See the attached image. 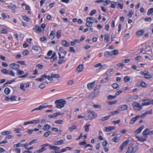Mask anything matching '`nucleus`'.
<instances>
[{
    "mask_svg": "<svg viewBox=\"0 0 153 153\" xmlns=\"http://www.w3.org/2000/svg\"><path fill=\"white\" fill-rule=\"evenodd\" d=\"M140 85L141 86L143 87H146L147 86V85L146 84L142 81L140 82Z\"/></svg>",
    "mask_w": 153,
    "mask_h": 153,
    "instance_id": "obj_54",
    "label": "nucleus"
},
{
    "mask_svg": "<svg viewBox=\"0 0 153 153\" xmlns=\"http://www.w3.org/2000/svg\"><path fill=\"white\" fill-rule=\"evenodd\" d=\"M117 97L116 96L109 95L108 96V100H111Z\"/></svg>",
    "mask_w": 153,
    "mask_h": 153,
    "instance_id": "obj_46",
    "label": "nucleus"
},
{
    "mask_svg": "<svg viewBox=\"0 0 153 153\" xmlns=\"http://www.w3.org/2000/svg\"><path fill=\"white\" fill-rule=\"evenodd\" d=\"M51 133V132L50 131H48L44 134V136L45 137H47Z\"/></svg>",
    "mask_w": 153,
    "mask_h": 153,
    "instance_id": "obj_47",
    "label": "nucleus"
},
{
    "mask_svg": "<svg viewBox=\"0 0 153 153\" xmlns=\"http://www.w3.org/2000/svg\"><path fill=\"white\" fill-rule=\"evenodd\" d=\"M32 49L36 51H38L39 50V47L37 46H33L32 47Z\"/></svg>",
    "mask_w": 153,
    "mask_h": 153,
    "instance_id": "obj_56",
    "label": "nucleus"
},
{
    "mask_svg": "<svg viewBox=\"0 0 153 153\" xmlns=\"http://www.w3.org/2000/svg\"><path fill=\"white\" fill-rule=\"evenodd\" d=\"M113 70V68H110L105 73V74L106 75H109L110 73L112 72Z\"/></svg>",
    "mask_w": 153,
    "mask_h": 153,
    "instance_id": "obj_38",
    "label": "nucleus"
},
{
    "mask_svg": "<svg viewBox=\"0 0 153 153\" xmlns=\"http://www.w3.org/2000/svg\"><path fill=\"white\" fill-rule=\"evenodd\" d=\"M125 65L124 63H118L117 65L118 68H120L121 67H123L125 66Z\"/></svg>",
    "mask_w": 153,
    "mask_h": 153,
    "instance_id": "obj_57",
    "label": "nucleus"
},
{
    "mask_svg": "<svg viewBox=\"0 0 153 153\" xmlns=\"http://www.w3.org/2000/svg\"><path fill=\"white\" fill-rule=\"evenodd\" d=\"M132 106L135 110L138 111L141 110L143 108L142 105L137 102H134L132 104Z\"/></svg>",
    "mask_w": 153,
    "mask_h": 153,
    "instance_id": "obj_3",
    "label": "nucleus"
},
{
    "mask_svg": "<svg viewBox=\"0 0 153 153\" xmlns=\"http://www.w3.org/2000/svg\"><path fill=\"white\" fill-rule=\"evenodd\" d=\"M11 5H8L7 6V7L10 9L12 8L16 9L17 8L15 4H13L12 3H10Z\"/></svg>",
    "mask_w": 153,
    "mask_h": 153,
    "instance_id": "obj_35",
    "label": "nucleus"
},
{
    "mask_svg": "<svg viewBox=\"0 0 153 153\" xmlns=\"http://www.w3.org/2000/svg\"><path fill=\"white\" fill-rule=\"evenodd\" d=\"M57 56H56V53H53L51 57L50 58V59H51V61L52 62H53L56 59Z\"/></svg>",
    "mask_w": 153,
    "mask_h": 153,
    "instance_id": "obj_27",
    "label": "nucleus"
},
{
    "mask_svg": "<svg viewBox=\"0 0 153 153\" xmlns=\"http://www.w3.org/2000/svg\"><path fill=\"white\" fill-rule=\"evenodd\" d=\"M49 146V144L48 143L45 144L43 145H42V147L38 151H37L36 152L40 153L42 152H43L46 149L45 148V147H46L47 146Z\"/></svg>",
    "mask_w": 153,
    "mask_h": 153,
    "instance_id": "obj_15",
    "label": "nucleus"
},
{
    "mask_svg": "<svg viewBox=\"0 0 153 153\" xmlns=\"http://www.w3.org/2000/svg\"><path fill=\"white\" fill-rule=\"evenodd\" d=\"M61 31L60 30H58L57 31L56 33V36L57 38L59 39L61 37Z\"/></svg>",
    "mask_w": 153,
    "mask_h": 153,
    "instance_id": "obj_53",
    "label": "nucleus"
},
{
    "mask_svg": "<svg viewBox=\"0 0 153 153\" xmlns=\"http://www.w3.org/2000/svg\"><path fill=\"white\" fill-rule=\"evenodd\" d=\"M25 87V85L23 83H21L20 84V88L21 89V90H22V91H25L26 90L24 88Z\"/></svg>",
    "mask_w": 153,
    "mask_h": 153,
    "instance_id": "obj_41",
    "label": "nucleus"
},
{
    "mask_svg": "<svg viewBox=\"0 0 153 153\" xmlns=\"http://www.w3.org/2000/svg\"><path fill=\"white\" fill-rule=\"evenodd\" d=\"M19 64L15 63H12L9 65V67L10 68L16 70L19 69Z\"/></svg>",
    "mask_w": 153,
    "mask_h": 153,
    "instance_id": "obj_6",
    "label": "nucleus"
},
{
    "mask_svg": "<svg viewBox=\"0 0 153 153\" xmlns=\"http://www.w3.org/2000/svg\"><path fill=\"white\" fill-rule=\"evenodd\" d=\"M55 34L53 30H52L51 32V33L49 36V38L51 39H53L55 37Z\"/></svg>",
    "mask_w": 153,
    "mask_h": 153,
    "instance_id": "obj_30",
    "label": "nucleus"
},
{
    "mask_svg": "<svg viewBox=\"0 0 153 153\" xmlns=\"http://www.w3.org/2000/svg\"><path fill=\"white\" fill-rule=\"evenodd\" d=\"M138 149L137 146L134 148L131 146L128 147V150L126 153H134L137 151Z\"/></svg>",
    "mask_w": 153,
    "mask_h": 153,
    "instance_id": "obj_4",
    "label": "nucleus"
},
{
    "mask_svg": "<svg viewBox=\"0 0 153 153\" xmlns=\"http://www.w3.org/2000/svg\"><path fill=\"white\" fill-rule=\"evenodd\" d=\"M54 123L57 124H61L63 123V121L62 120H56L54 122Z\"/></svg>",
    "mask_w": 153,
    "mask_h": 153,
    "instance_id": "obj_49",
    "label": "nucleus"
},
{
    "mask_svg": "<svg viewBox=\"0 0 153 153\" xmlns=\"http://www.w3.org/2000/svg\"><path fill=\"white\" fill-rule=\"evenodd\" d=\"M59 56V60L58 61V63L61 64L64 62L66 60V58L64 56H61V55L59 53H58Z\"/></svg>",
    "mask_w": 153,
    "mask_h": 153,
    "instance_id": "obj_8",
    "label": "nucleus"
},
{
    "mask_svg": "<svg viewBox=\"0 0 153 153\" xmlns=\"http://www.w3.org/2000/svg\"><path fill=\"white\" fill-rule=\"evenodd\" d=\"M151 105V101L149 100H145L142 101V106L148 105Z\"/></svg>",
    "mask_w": 153,
    "mask_h": 153,
    "instance_id": "obj_11",
    "label": "nucleus"
},
{
    "mask_svg": "<svg viewBox=\"0 0 153 153\" xmlns=\"http://www.w3.org/2000/svg\"><path fill=\"white\" fill-rule=\"evenodd\" d=\"M136 138L138 139L139 141L142 142H143L144 141L147 140V136H145L144 137H139L138 136H136Z\"/></svg>",
    "mask_w": 153,
    "mask_h": 153,
    "instance_id": "obj_14",
    "label": "nucleus"
},
{
    "mask_svg": "<svg viewBox=\"0 0 153 153\" xmlns=\"http://www.w3.org/2000/svg\"><path fill=\"white\" fill-rule=\"evenodd\" d=\"M10 100L11 101L16 100V96H12L10 98Z\"/></svg>",
    "mask_w": 153,
    "mask_h": 153,
    "instance_id": "obj_61",
    "label": "nucleus"
},
{
    "mask_svg": "<svg viewBox=\"0 0 153 153\" xmlns=\"http://www.w3.org/2000/svg\"><path fill=\"white\" fill-rule=\"evenodd\" d=\"M104 56L105 57L112 56V51L111 52L108 51L105 52L104 53Z\"/></svg>",
    "mask_w": 153,
    "mask_h": 153,
    "instance_id": "obj_25",
    "label": "nucleus"
},
{
    "mask_svg": "<svg viewBox=\"0 0 153 153\" xmlns=\"http://www.w3.org/2000/svg\"><path fill=\"white\" fill-rule=\"evenodd\" d=\"M48 107V106L47 105H41L39 106V107L36 108L35 109H33L32 110V112L33 111H35V110H42L44 108H47Z\"/></svg>",
    "mask_w": 153,
    "mask_h": 153,
    "instance_id": "obj_17",
    "label": "nucleus"
},
{
    "mask_svg": "<svg viewBox=\"0 0 153 153\" xmlns=\"http://www.w3.org/2000/svg\"><path fill=\"white\" fill-rule=\"evenodd\" d=\"M76 127V125H73L68 128V129L70 130L71 132L73 131Z\"/></svg>",
    "mask_w": 153,
    "mask_h": 153,
    "instance_id": "obj_44",
    "label": "nucleus"
},
{
    "mask_svg": "<svg viewBox=\"0 0 153 153\" xmlns=\"http://www.w3.org/2000/svg\"><path fill=\"white\" fill-rule=\"evenodd\" d=\"M62 45L65 47H67L69 46V43L66 40H62Z\"/></svg>",
    "mask_w": 153,
    "mask_h": 153,
    "instance_id": "obj_32",
    "label": "nucleus"
},
{
    "mask_svg": "<svg viewBox=\"0 0 153 153\" xmlns=\"http://www.w3.org/2000/svg\"><path fill=\"white\" fill-rule=\"evenodd\" d=\"M11 132L10 131H2L1 132L2 135H6L9 134H11Z\"/></svg>",
    "mask_w": 153,
    "mask_h": 153,
    "instance_id": "obj_33",
    "label": "nucleus"
},
{
    "mask_svg": "<svg viewBox=\"0 0 153 153\" xmlns=\"http://www.w3.org/2000/svg\"><path fill=\"white\" fill-rule=\"evenodd\" d=\"M96 13V10H93L90 12L89 15L92 16L93 15L95 14Z\"/></svg>",
    "mask_w": 153,
    "mask_h": 153,
    "instance_id": "obj_58",
    "label": "nucleus"
},
{
    "mask_svg": "<svg viewBox=\"0 0 153 153\" xmlns=\"http://www.w3.org/2000/svg\"><path fill=\"white\" fill-rule=\"evenodd\" d=\"M144 126H142L138 129H137L135 132V133L136 134H137L140 133L142 129L144 128Z\"/></svg>",
    "mask_w": 153,
    "mask_h": 153,
    "instance_id": "obj_23",
    "label": "nucleus"
},
{
    "mask_svg": "<svg viewBox=\"0 0 153 153\" xmlns=\"http://www.w3.org/2000/svg\"><path fill=\"white\" fill-rule=\"evenodd\" d=\"M109 35L108 34H105V35L104 41L107 42L109 41Z\"/></svg>",
    "mask_w": 153,
    "mask_h": 153,
    "instance_id": "obj_37",
    "label": "nucleus"
},
{
    "mask_svg": "<svg viewBox=\"0 0 153 153\" xmlns=\"http://www.w3.org/2000/svg\"><path fill=\"white\" fill-rule=\"evenodd\" d=\"M153 13V8H152L149 9L147 12V14L148 15H150L152 13Z\"/></svg>",
    "mask_w": 153,
    "mask_h": 153,
    "instance_id": "obj_43",
    "label": "nucleus"
},
{
    "mask_svg": "<svg viewBox=\"0 0 153 153\" xmlns=\"http://www.w3.org/2000/svg\"><path fill=\"white\" fill-rule=\"evenodd\" d=\"M112 86L113 88L116 89L118 87L119 85L116 83H114L112 85Z\"/></svg>",
    "mask_w": 153,
    "mask_h": 153,
    "instance_id": "obj_55",
    "label": "nucleus"
},
{
    "mask_svg": "<svg viewBox=\"0 0 153 153\" xmlns=\"http://www.w3.org/2000/svg\"><path fill=\"white\" fill-rule=\"evenodd\" d=\"M129 141V140L127 139L126 140V141L123 143L122 145L120 147L119 149L120 150L119 151L120 152L123 151L124 148L127 146Z\"/></svg>",
    "mask_w": 153,
    "mask_h": 153,
    "instance_id": "obj_5",
    "label": "nucleus"
},
{
    "mask_svg": "<svg viewBox=\"0 0 153 153\" xmlns=\"http://www.w3.org/2000/svg\"><path fill=\"white\" fill-rule=\"evenodd\" d=\"M140 117V115H137L135 117L131 119L130 122L129 124L130 125H132L134 123L135 121Z\"/></svg>",
    "mask_w": 153,
    "mask_h": 153,
    "instance_id": "obj_18",
    "label": "nucleus"
},
{
    "mask_svg": "<svg viewBox=\"0 0 153 153\" xmlns=\"http://www.w3.org/2000/svg\"><path fill=\"white\" fill-rule=\"evenodd\" d=\"M104 66H105V67H107L105 65H102L101 63H99L95 65L94 67V68H100L99 70H100L104 69L103 67Z\"/></svg>",
    "mask_w": 153,
    "mask_h": 153,
    "instance_id": "obj_16",
    "label": "nucleus"
},
{
    "mask_svg": "<svg viewBox=\"0 0 153 153\" xmlns=\"http://www.w3.org/2000/svg\"><path fill=\"white\" fill-rule=\"evenodd\" d=\"M119 111H114L111 112V115H114L116 114H117L119 113Z\"/></svg>",
    "mask_w": 153,
    "mask_h": 153,
    "instance_id": "obj_62",
    "label": "nucleus"
},
{
    "mask_svg": "<svg viewBox=\"0 0 153 153\" xmlns=\"http://www.w3.org/2000/svg\"><path fill=\"white\" fill-rule=\"evenodd\" d=\"M84 69L83 65H79L78 66L77 70L78 72H81Z\"/></svg>",
    "mask_w": 153,
    "mask_h": 153,
    "instance_id": "obj_24",
    "label": "nucleus"
},
{
    "mask_svg": "<svg viewBox=\"0 0 153 153\" xmlns=\"http://www.w3.org/2000/svg\"><path fill=\"white\" fill-rule=\"evenodd\" d=\"M124 80L125 82H129L131 80L130 78L128 76H126L124 78Z\"/></svg>",
    "mask_w": 153,
    "mask_h": 153,
    "instance_id": "obj_34",
    "label": "nucleus"
},
{
    "mask_svg": "<svg viewBox=\"0 0 153 153\" xmlns=\"http://www.w3.org/2000/svg\"><path fill=\"white\" fill-rule=\"evenodd\" d=\"M88 113V117L90 120H92L95 118L97 117V114L94 111L88 110L87 111Z\"/></svg>",
    "mask_w": 153,
    "mask_h": 153,
    "instance_id": "obj_2",
    "label": "nucleus"
},
{
    "mask_svg": "<svg viewBox=\"0 0 153 153\" xmlns=\"http://www.w3.org/2000/svg\"><path fill=\"white\" fill-rule=\"evenodd\" d=\"M118 108L119 110L124 111L127 110L128 108V106L127 105H120Z\"/></svg>",
    "mask_w": 153,
    "mask_h": 153,
    "instance_id": "obj_12",
    "label": "nucleus"
},
{
    "mask_svg": "<svg viewBox=\"0 0 153 153\" xmlns=\"http://www.w3.org/2000/svg\"><path fill=\"white\" fill-rule=\"evenodd\" d=\"M133 11L132 10H130L129 11V13L128 14V16L129 17H131L133 15Z\"/></svg>",
    "mask_w": 153,
    "mask_h": 153,
    "instance_id": "obj_64",
    "label": "nucleus"
},
{
    "mask_svg": "<svg viewBox=\"0 0 153 153\" xmlns=\"http://www.w3.org/2000/svg\"><path fill=\"white\" fill-rule=\"evenodd\" d=\"M33 30L36 33H40L43 31L41 27L37 25H36L33 28Z\"/></svg>",
    "mask_w": 153,
    "mask_h": 153,
    "instance_id": "obj_10",
    "label": "nucleus"
},
{
    "mask_svg": "<svg viewBox=\"0 0 153 153\" xmlns=\"http://www.w3.org/2000/svg\"><path fill=\"white\" fill-rule=\"evenodd\" d=\"M145 31L143 30H142L137 31L136 33V35L139 37L142 36L144 33Z\"/></svg>",
    "mask_w": 153,
    "mask_h": 153,
    "instance_id": "obj_21",
    "label": "nucleus"
},
{
    "mask_svg": "<svg viewBox=\"0 0 153 153\" xmlns=\"http://www.w3.org/2000/svg\"><path fill=\"white\" fill-rule=\"evenodd\" d=\"M9 70H7L6 69H3L1 70V71L4 74H9Z\"/></svg>",
    "mask_w": 153,
    "mask_h": 153,
    "instance_id": "obj_42",
    "label": "nucleus"
},
{
    "mask_svg": "<svg viewBox=\"0 0 153 153\" xmlns=\"http://www.w3.org/2000/svg\"><path fill=\"white\" fill-rule=\"evenodd\" d=\"M115 128L114 126H109V127H105L104 128V130L106 132H108L114 129Z\"/></svg>",
    "mask_w": 153,
    "mask_h": 153,
    "instance_id": "obj_20",
    "label": "nucleus"
},
{
    "mask_svg": "<svg viewBox=\"0 0 153 153\" xmlns=\"http://www.w3.org/2000/svg\"><path fill=\"white\" fill-rule=\"evenodd\" d=\"M66 103V101L62 99L58 100L55 101L56 107L59 108H61L64 107Z\"/></svg>",
    "mask_w": 153,
    "mask_h": 153,
    "instance_id": "obj_1",
    "label": "nucleus"
},
{
    "mask_svg": "<svg viewBox=\"0 0 153 153\" xmlns=\"http://www.w3.org/2000/svg\"><path fill=\"white\" fill-rule=\"evenodd\" d=\"M40 122L39 120H33L31 121L24 122L23 124L25 125H27L30 124H36L39 123Z\"/></svg>",
    "mask_w": 153,
    "mask_h": 153,
    "instance_id": "obj_13",
    "label": "nucleus"
},
{
    "mask_svg": "<svg viewBox=\"0 0 153 153\" xmlns=\"http://www.w3.org/2000/svg\"><path fill=\"white\" fill-rule=\"evenodd\" d=\"M90 125V124L86 125L85 126V132H88L89 131V127Z\"/></svg>",
    "mask_w": 153,
    "mask_h": 153,
    "instance_id": "obj_45",
    "label": "nucleus"
},
{
    "mask_svg": "<svg viewBox=\"0 0 153 153\" xmlns=\"http://www.w3.org/2000/svg\"><path fill=\"white\" fill-rule=\"evenodd\" d=\"M99 93V91L96 93L94 92L91 93L88 96V98L89 99H93L96 97L97 95H98Z\"/></svg>",
    "mask_w": 153,
    "mask_h": 153,
    "instance_id": "obj_7",
    "label": "nucleus"
},
{
    "mask_svg": "<svg viewBox=\"0 0 153 153\" xmlns=\"http://www.w3.org/2000/svg\"><path fill=\"white\" fill-rule=\"evenodd\" d=\"M10 92V90L8 88H6L4 90V93L7 95H8Z\"/></svg>",
    "mask_w": 153,
    "mask_h": 153,
    "instance_id": "obj_40",
    "label": "nucleus"
},
{
    "mask_svg": "<svg viewBox=\"0 0 153 153\" xmlns=\"http://www.w3.org/2000/svg\"><path fill=\"white\" fill-rule=\"evenodd\" d=\"M23 55L24 56L27 55L29 54V51L26 50H25L22 53Z\"/></svg>",
    "mask_w": 153,
    "mask_h": 153,
    "instance_id": "obj_52",
    "label": "nucleus"
},
{
    "mask_svg": "<svg viewBox=\"0 0 153 153\" xmlns=\"http://www.w3.org/2000/svg\"><path fill=\"white\" fill-rule=\"evenodd\" d=\"M17 74L18 75H22L24 74V72L23 71L20 70L19 69H18L17 70Z\"/></svg>",
    "mask_w": 153,
    "mask_h": 153,
    "instance_id": "obj_36",
    "label": "nucleus"
},
{
    "mask_svg": "<svg viewBox=\"0 0 153 153\" xmlns=\"http://www.w3.org/2000/svg\"><path fill=\"white\" fill-rule=\"evenodd\" d=\"M90 20H89V19H87V18L86 19V25L88 27H91L92 25L93 22H91Z\"/></svg>",
    "mask_w": 153,
    "mask_h": 153,
    "instance_id": "obj_22",
    "label": "nucleus"
},
{
    "mask_svg": "<svg viewBox=\"0 0 153 153\" xmlns=\"http://www.w3.org/2000/svg\"><path fill=\"white\" fill-rule=\"evenodd\" d=\"M74 81L73 80H69L67 82V84L68 85H72L74 84Z\"/></svg>",
    "mask_w": 153,
    "mask_h": 153,
    "instance_id": "obj_50",
    "label": "nucleus"
},
{
    "mask_svg": "<svg viewBox=\"0 0 153 153\" xmlns=\"http://www.w3.org/2000/svg\"><path fill=\"white\" fill-rule=\"evenodd\" d=\"M51 78H58L59 77V75L58 74H51Z\"/></svg>",
    "mask_w": 153,
    "mask_h": 153,
    "instance_id": "obj_39",
    "label": "nucleus"
},
{
    "mask_svg": "<svg viewBox=\"0 0 153 153\" xmlns=\"http://www.w3.org/2000/svg\"><path fill=\"white\" fill-rule=\"evenodd\" d=\"M51 128L50 125L48 124H45L42 128V129L45 131L49 130Z\"/></svg>",
    "mask_w": 153,
    "mask_h": 153,
    "instance_id": "obj_26",
    "label": "nucleus"
},
{
    "mask_svg": "<svg viewBox=\"0 0 153 153\" xmlns=\"http://www.w3.org/2000/svg\"><path fill=\"white\" fill-rule=\"evenodd\" d=\"M143 134L145 136L149 134V129L148 128L146 129L143 132Z\"/></svg>",
    "mask_w": 153,
    "mask_h": 153,
    "instance_id": "obj_31",
    "label": "nucleus"
},
{
    "mask_svg": "<svg viewBox=\"0 0 153 153\" xmlns=\"http://www.w3.org/2000/svg\"><path fill=\"white\" fill-rule=\"evenodd\" d=\"M69 51L73 53H75V51L73 47H70Z\"/></svg>",
    "mask_w": 153,
    "mask_h": 153,
    "instance_id": "obj_63",
    "label": "nucleus"
},
{
    "mask_svg": "<svg viewBox=\"0 0 153 153\" xmlns=\"http://www.w3.org/2000/svg\"><path fill=\"white\" fill-rule=\"evenodd\" d=\"M22 17L23 19L24 20H25V21H26L27 22H28L29 21V19L28 17H27L26 16H22Z\"/></svg>",
    "mask_w": 153,
    "mask_h": 153,
    "instance_id": "obj_48",
    "label": "nucleus"
},
{
    "mask_svg": "<svg viewBox=\"0 0 153 153\" xmlns=\"http://www.w3.org/2000/svg\"><path fill=\"white\" fill-rule=\"evenodd\" d=\"M48 146L50 149H52L54 150L58 151L59 149V148L54 146L49 145Z\"/></svg>",
    "mask_w": 153,
    "mask_h": 153,
    "instance_id": "obj_29",
    "label": "nucleus"
},
{
    "mask_svg": "<svg viewBox=\"0 0 153 153\" xmlns=\"http://www.w3.org/2000/svg\"><path fill=\"white\" fill-rule=\"evenodd\" d=\"M112 56H113V55H117L118 53V51L117 50H114L112 51Z\"/></svg>",
    "mask_w": 153,
    "mask_h": 153,
    "instance_id": "obj_51",
    "label": "nucleus"
},
{
    "mask_svg": "<svg viewBox=\"0 0 153 153\" xmlns=\"http://www.w3.org/2000/svg\"><path fill=\"white\" fill-rule=\"evenodd\" d=\"M95 82H94L88 84L87 86L88 89L89 90H91L93 88L95 85Z\"/></svg>",
    "mask_w": 153,
    "mask_h": 153,
    "instance_id": "obj_19",
    "label": "nucleus"
},
{
    "mask_svg": "<svg viewBox=\"0 0 153 153\" xmlns=\"http://www.w3.org/2000/svg\"><path fill=\"white\" fill-rule=\"evenodd\" d=\"M63 140H62L57 141H55L54 142V144L55 145H60L63 144Z\"/></svg>",
    "mask_w": 153,
    "mask_h": 153,
    "instance_id": "obj_28",
    "label": "nucleus"
},
{
    "mask_svg": "<svg viewBox=\"0 0 153 153\" xmlns=\"http://www.w3.org/2000/svg\"><path fill=\"white\" fill-rule=\"evenodd\" d=\"M9 74H8L12 76H14L15 75V74L12 70H9Z\"/></svg>",
    "mask_w": 153,
    "mask_h": 153,
    "instance_id": "obj_59",
    "label": "nucleus"
},
{
    "mask_svg": "<svg viewBox=\"0 0 153 153\" xmlns=\"http://www.w3.org/2000/svg\"><path fill=\"white\" fill-rule=\"evenodd\" d=\"M101 87L100 85H96L94 88V91H95L98 89H99Z\"/></svg>",
    "mask_w": 153,
    "mask_h": 153,
    "instance_id": "obj_60",
    "label": "nucleus"
},
{
    "mask_svg": "<svg viewBox=\"0 0 153 153\" xmlns=\"http://www.w3.org/2000/svg\"><path fill=\"white\" fill-rule=\"evenodd\" d=\"M64 114L63 113H61L60 112H57L56 113L52 115H48V117L50 118H55L57 116L59 115H63Z\"/></svg>",
    "mask_w": 153,
    "mask_h": 153,
    "instance_id": "obj_9",
    "label": "nucleus"
}]
</instances>
